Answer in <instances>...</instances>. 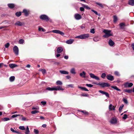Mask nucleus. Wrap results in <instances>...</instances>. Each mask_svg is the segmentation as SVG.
Masks as SVG:
<instances>
[{
  "label": "nucleus",
  "mask_w": 134,
  "mask_h": 134,
  "mask_svg": "<svg viewBox=\"0 0 134 134\" xmlns=\"http://www.w3.org/2000/svg\"><path fill=\"white\" fill-rule=\"evenodd\" d=\"M111 31L110 30H104L103 32L105 34L103 36V37L105 38H107L110 36H113L112 34H110Z\"/></svg>",
  "instance_id": "1"
},
{
  "label": "nucleus",
  "mask_w": 134,
  "mask_h": 134,
  "mask_svg": "<svg viewBox=\"0 0 134 134\" xmlns=\"http://www.w3.org/2000/svg\"><path fill=\"white\" fill-rule=\"evenodd\" d=\"M40 18L41 19L45 20L46 21H49L51 22L52 21V20L50 19L45 14L41 15L40 16Z\"/></svg>",
  "instance_id": "2"
},
{
  "label": "nucleus",
  "mask_w": 134,
  "mask_h": 134,
  "mask_svg": "<svg viewBox=\"0 0 134 134\" xmlns=\"http://www.w3.org/2000/svg\"><path fill=\"white\" fill-rule=\"evenodd\" d=\"M95 84L97 85H99L103 88L105 87H108L110 86V84L108 83L104 82H99L98 83H95Z\"/></svg>",
  "instance_id": "3"
},
{
  "label": "nucleus",
  "mask_w": 134,
  "mask_h": 134,
  "mask_svg": "<svg viewBox=\"0 0 134 134\" xmlns=\"http://www.w3.org/2000/svg\"><path fill=\"white\" fill-rule=\"evenodd\" d=\"M89 35L88 34H85L83 35H81L79 36H77L75 38H80L81 39H85L89 37Z\"/></svg>",
  "instance_id": "4"
},
{
  "label": "nucleus",
  "mask_w": 134,
  "mask_h": 134,
  "mask_svg": "<svg viewBox=\"0 0 134 134\" xmlns=\"http://www.w3.org/2000/svg\"><path fill=\"white\" fill-rule=\"evenodd\" d=\"M24 13V15L26 16H28L30 13V11L29 10H27L26 9H24L23 10L22 12Z\"/></svg>",
  "instance_id": "5"
},
{
  "label": "nucleus",
  "mask_w": 134,
  "mask_h": 134,
  "mask_svg": "<svg viewBox=\"0 0 134 134\" xmlns=\"http://www.w3.org/2000/svg\"><path fill=\"white\" fill-rule=\"evenodd\" d=\"M13 50L15 54L18 55L19 54V49L17 46H15L13 48Z\"/></svg>",
  "instance_id": "6"
},
{
  "label": "nucleus",
  "mask_w": 134,
  "mask_h": 134,
  "mask_svg": "<svg viewBox=\"0 0 134 134\" xmlns=\"http://www.w3.org/2000/svg\"><path fill=\"white\" fill-rule=\"evenodd\" d=\"M90 75L91 78L95 79L97 80H100V79L98 77L95 75L94 74L92 73H91L90 74Z\"/></svg>",
  "instance_id": "7"
},
{
  "label": "nucleus",
  "mask_w": 134,
  "mask_h": 134,
  "mask_svg": "<svg viewBox=\"0 0 134 134\" xmlns=\"http://www.w3.org/2000/svg\"><path fill=\"white\" fill-rule=\"evenodd\" d=\"M133 85L132 83L126 82L124 84V87L126 88L130 87Z\"/></svg>",
  "instance_id": "8"
},
{
  "label": "nucleus",
  "mask_w": 134,
  "mask_h": 134,
  "mask_svg": "<svg viewBox=\"0 0 134 134\" xmlns=\"http://www.w3.org/2000/svg\"><path fill=\"white\" fill-rule=\"evenodd\" d=\"M107 78L108 80L110 81H112L114 79V76L111 74L107 75Z\"/></svg>",
  "instance_id": "9"
},
{
  "label": "nucleus",
  "mask_w": 134,
  "mask_h": 134,
  "mask_svg": "<svg viewBox=\"0 0 134 134\" xmlns=\"http://www.w3.org/2000/svg\"><path fill=\"white\" fill-rule=\"evenodd\" d=\"M117 120L115 118H112L110 121V122L112 124H115L117 122Z\"/></svg>",
  "instance_id": "10"
},
{
  "label": "nucleus",
  "mask_w": 134,
  "mask_h": 134,
  "mask_svg": "<svg viewBox=\"0 0 134 134\" xmlns=\"http://www.w3.org/2000/svg\"><path fill=\"white\" fill-rule=\"evenodd\" d=\"M15 25L19 26H23L24 25L23 23H22L19 21H17L15 24Z\"/></svg>",
  "instance_id": "11"
},
{
  "label": "nucleus",
  "mask_w": 134,
  "mask_h": 134,
  "mask_svg": "<svg viewBox=\"0 0 134 134\" xmlns=\"http://www.w3.org/2000/svg\"><path fill=\"white\" fill-rule=\"evenodd\" d=\"M75 18L76 20H80L81 19L82 17L79 14H76L75 15Z\"/></svg>",
  "instance_id": "12"
},
{
  "label": "nucleus",
  "mask_w": 134,
  "mask_h": 134,
  "mask_svg": "<svg viewBox=\"0 0 134 134\" xmlns=\"http://www.w3.org/2000/svg\"><path fill=\"white\" fill-rule=\"evenodd\" d=\"M54 90L55 91L62 90H63L64 89L62 88L61 86H58L56 87H54Z\"/></svg>",
  "instance_id": "13"
},
{
  "label": "nucleus",
  "mask_w": 134,
  "mask_h": 134,
  "mask_svg": "<svg viewBox=\"0 0 134 134\" xmlns=\"http://www.w3.org/2000/svg\"><path fill=\"white\" fill-rule=\"evenodd\" d=\"M108 43L110 46H112L114 45L115 43L111 39H110L108 42Z\"/></svg>",
  "instance_id": "14"
},
{
  "label": "nucleus",
  "mask_w": 134,
  "mask_h": 134,
  "mask_svg": "<svg viewBox=\"0 0 134 134\" xmlns=\"http://www.w3.org/2000/svg\"><path fill=\"white\" fill-rule=\"evenodd\" d=\"M119 25L120 29H123L124 28V26H125L126 25L125 23H120L119 24Z\"/></svg>",
  "instance_id": "15"
},
{
  "label": "nucleus",
  "mask_w": 134,
  "mask_h": 134,
  "mask_svg": "<svg viewBox=\"0 0 134 134\" xmlns=\"http://www.w3.org/2000/svg\"><path fill=\"white\" fill-rule=\"evenodd\" d=\"M86 72L85 71H83L82 73L80 74V75L81 77L85 78L86 77Z\"/></svg>",
  "instance_id": "16"
},
{
  "label": "nucleus",
  "mask_w": 134,
  "mask_h": 134,
  "mask_svg": "<svg viewBox=\"0 0 134 134\" xmlns=\"http://www.w3.org/2000/svg\"><path fill=\"white\" fill-rule=\"evenodd\" d=\"M63 49L61 47H59L57 48V52L58 53H60L63 51Z\"/></svg>",
  "instance_id": "17"
},
{
  "label": "nucleus",
  "mask_w": 134,
  "mask_h": 134,
  "mask_svg": "<svg viewBox=\"0 0 134 134\" xmlns=\"http://www.w3.org/2000/svg\"><path fill=\"white\" fill-rule=\"evenodd\" d=\"M128 4L132 6H134V0H129L128 1Z\"/></svg>",
  "instance_id": "18"
},
{
  "label": "nucleus",
  "mask_w": 134,
  "mask_h": 134,
  "mask_svg": "<svg viewBox=\"0 0 134 134\" xmlns=\"http://www.w3.org/2000/svg\"><path fill=\"white\" fill-rule=\"evenodd\" d=\"M109 108L110 110H115V107L113 106L112 104H110L109 105Z\"/></svg>",
  "instance_id": "19"
},
{
  "label": "nucleus",
  "mask_w": 134,
  "mask_h": 134,
  "mask_svg": "<svg viewBox=\"0 0 134 134\" xmlns=\"http://www.w3.org/2000/svg\"><path fill=\"white\" fill-rule=\"evenodd\" d=\"M10 67L12 68H13L18 66V65L15 64H9Z\"/></svg>",
  "instance_id": "20"
},
{
  "label": "nucleus",
  "mask_w": 134,
  "mask_h": 134,
  "mask_svg": "<svg viewBox=\"0 0 134 134\" xmlns=\"http://www.w3.org/2000/svg\"><path fill=\"white\" fill-rule=\"evenodd\" d=\"M59 72L61 74H68L69 73L68 71L64 70H60Z\"/></svg>",
  "instance_id": "21"
},
{
  "label": "nucleus",
  "mask_w": 134,
  "mask_h": 134,
  "mask_svg": "<svg viewBox=\"0 0 134 134\" xmlns=\"http://www.w3.org/2000/svg\"><path fill=\"white\" fill-rule=\"evenodd\" d=\"M74 41L73 40L70 39L66 41V43L68 44H71L73 43Z\"/></svg>",
  "instance_id": "22"
},
{
  "label": "nucleus",
  "mask_w": 134,
  "mask_h": 134,
  "mask_svg": "<svg viewBox=\"0 0 134 134\" xmlns=\"http://www.w3.org/2000/svg\"><path fill=\"white\" fill-rule=\"evenodd\" d=\"M8 5L9 8L11 9H13L15 7V5L13 4H8Z\"/></svg>",
  "instance_id": "23"
},
{
  "label": "nucleus",
  "mask_w": 134,
  "mask_h": 134,
  "mask_svg": "<svg viewBox=\"0 0 134 134\" xmlns=\"http://www.w3.org/2000/svg\"><path fill=\"white\" fill-rule=\"evenodd\" d=\"M113 19L114 23H116L118 20L117 17L116 15H114L113 16Z\"/></svg>",
  "instance_id": "24"
},
{
  "label": "nucleus",
  "mask_w": 134,
  "mask_h": 134,
  "mask_svg": "<svg viewBox=\"0 0 134 134\" xmlns=\"http://www.w3.org/2000/svg\"><path fill=\"white\" fill-rule=\"evenodd\" d=\"M78 88L81 89L82 90L86 91H88V89L84 87H80L78 86Z\"/></svg>",
  "instance_id": "25"
},
{
  "label": "nucleus",
  "mask_w": 134,
  "mask_h": 134,
  "mask_svg": "<svg viewBox=\"0 0 134 134\" xmlns=\"http://www.w3.org/2000/svg\"><path fill=\"white\" fill-rule=\"evenodd\" d=\"M83 114L85 115H88L89 114V113L85 110L80 111Z\"/></svg>",
  "instance_id": "26"
},
{
  "label": "nucleus",
  "mask_w": 134,
  "mask_h": 134,
  "mask_svg": "<svg viewBox=\"0 0 134 134\" xmlns=\"http://www.w3.org/2000/svg\"><path fill=\"white\" fill-rule=\"evenodd\" d=\"M125 92H127L129 93H131L132 92V89H125L124 90Z\"/></svg>",
  "instance_id": "27"
},
{
  "label": "nucleus",
  "mask_w": 134,
  "mask_h": 134,
  "mask_svg": "<svg viewBox=\"0 0 134 134\" xmlns=\"http://www.w3.org/2000/svg\"><path fill=\"white\" fill-rule=\"evenodd\" d=\"M111 87L112 88H113L114 90H116L117 91H121V90L120 89H119L116 86H111Z\"/></svg>",
  "instance_id": "28"
},
{
  "label": "nucleus",
  "mask_w": 134,
  "mask_h": 134,
  "mask_svg": "<svg viewBox=\"0 0 134 134\" xmlns=\"http://www.w3.org/2000/svg\"><path fill=\"white\" fill-rule=\"evenodd\" d=\"M22 12H17L15 13V15L17 17H19L21 15Z\"/></svg>",
  "instance_id": "29"
},
{
  "label": "nucleus",
  "mask_w": 134,
  "mask_h": 134,
  "mask_svg": "<svg viewBox=\"0 0 134 134\" xmlns=\"http://www.w3.org/2000/svg\"><path fill=\"white\" fill-rule=\"evenodd\" d=\"M56 84L57 85H61L63 84L62 82L60 81H58L56 82Z\"/></svg>",
  "instance_id": "30"
},
{
  "label": "nucleus",
  "mask_w": 134,
  "mask_h": 134,
  "mask_svg": "<svg viewBox=\"0 0 134 134\" xmlns=\"http://www.w3.org/2000/svg\"><path fill=\"white\" fill-rule=\"evenodd\" d=\"M46 90H47L48 91H54V87L51 88L50 87H48L46 88Z\"/></svg>",
  "instance_id": "31"
},
{
  "label": "nucleus",
  "mask_w": 134,
  "mask_h": 134,
  "mask_svg": "<svg viewBox=\"0 0 134 134\" xmlns=\"http://www.w3.org/2000/svg\"><path fill=\"white\" fill-rule=\"evenodd\" d=\"M15 77L14 76H11L9 78L10 81L11 82L15 80Z\"/></svg>",
  "instance_id": "32"
},
{
  "label": "nucleus",
  "mask_w": 134,
  "mask_h": 134,
  "mask_svg": "<svg viewBox=\"0 0 134 134\" xmlns=\"http://www.w3.org/2000/svg\"><path fill=\"white\" fill-rule=\"evenodd\" d=\"M70 72L73 74H75L76 73L75 71V69L74 68H72L70 70Z\"/></svg>",
  "instance_id": "33"
},
{
  "label": "nucleus",
  "mask_w": 134,
  "mask_h": 134,
  "mask_svg": "<svg viewBox=\"0 0 134 134\" xmlns=\"http://www.w3.org/2000/svg\"><path fill=\"white\" fill-rule=\"evenodd\" d=\"M30 132V131L29 130V128L28 126L26 127V130L25 132V133L26 134H28Z\"/></svg>",
  "instance_id": "34"
},
{
  "label": "nucleus",
  "mask_w": 134,
  "mask_h": 134,
  "mask_svg": "<svg viewBox=\"0 0 134 134\" xmlns=\"http://www.w3.org/2000/svg\"><path fill=\"white\" fill-rule=\"evenodd\" d=\"M124 107V105H122L120 106L119 109V111L120 113H121L122 111V109Z\"/></svg>",
  "instance_id": "35"
},
{
  "label": "nucleus",
  "mask_w": 134,
  "mask_h": 134,
  "mask_svg": "<svg viewBox=\"0 0 134 134\" xmlns=\"http://www.w3.org/2000/svg\"><path fill=\"white\" fill-rule=\"evenodd\" d=\"M39 113V111L37 110H33L31 111V113L32 114H34Z\"/></svg>",
  "instance_id": "36"
},
{
  "label": "nucleus",
  "mask_w": 134,
  "mask_h": 134,
  "mask_svg": "<svg viewBox=\"0 0 134 134\" xmlns=\"http://www.w3.org/2000/svg\"><path fill=\"white\" fill-rule=\"evenodd\" d=\"M96 4H97V5H98L99 6L101 7L102 8H103V4H101V3H98V2H96Z\"/></svg>",
  "instance_id": "37"
},
{
  "label": "nucleus",
  "mask_w": 134,
  "mask_h": 134,
  "mask_svg": "<svg viewBox=\"0 0 134 134\" xmlns=\"http://www.w3.org/2000/svg\"><path fill=\"white\" fill-rule=\"evenodd\" d=\"M24 42V40L23 39H20L19 41V43L20 44H23Z\"/></svg>",
  "instance_id": "38"
},
{
  "label": "nucleus",
  "mask_w": 134,
  "mask_h": 134,
  "mask_svg": "<svg viewBox=\"0 0 134 134\" xmlns=\"http://www.w3.org/2000/svg\"><path fill=\"white\" fill-rule=\"evenodd\" d=\"M57 34H60L62 36H64V33L60 31V30H59V31L58 32Z\"/></svg>",
  "instance_id": "39"
},
{
  "label": "nucleus",
  "mask_w": 134,
  "mask_h": 134,
  "mask_svg": "<svg viewBox=\"0 0 134 134\" xmlns=\"http://www.w3.org/2000/svg\"><path fill=\"white\" fill-rule=\"evenodd\" d=\"M9 120V119L8 118H5L2 119V120L4 121H7Z\"/></svg>",
  "instance_id": "40"
},
{
  "label": "nucleus",
  "mask_w": 134,
  "mask_h": 134,
  "mask_svg": "<svg viewBox=\"0 0 134 134\" xmlns=\"http://www.w3.org/2000/svg\"><path fill=\"white\" fill-rule=\"evenodd\" d=\"M91 11H92L94 13H95L96 15H98L100 16V14H98V12H96V11L93 10V9Z\"/></svg>",
  "instance_id": "41"
},
{
  "label": "nucleus",
  "mask_w": 134,
  "mask_h": 134,
  "mask_svg": "<svg viewBox=\"0 0 134 134\" xmlns=\"http://www.w3.org/2000/svg\"><path fill=\"white\" fill-rule=\"evenodd\" d=\"M10 45V43H7L5 45V48H8L9 47Z\"/></svg>",
  "instance_id": "42"
},
{
  "label": "nucleus",
  "mask_w": 134,
  "mask_h": 134,
  "mask_svg": "<svg viewBox=\"0 0 134 134\" xmlns=\"http://www.w3.org/2000/svg\"><path fill=\"white\" fill-rule=\"evenodd\" d=\"M38 30L39 31H42L44 32L45 31V29H43V28L41 27H39L38 28Z\"/></svg>",
  "instance_id": "43"
},
{
  "label": "nucleus",
  "mask_w": 134,
  "mask_h": 134,
  "mask_svg": "<svg viewBox=\"0 0 134 134\" xmlns=\"http://www.w3.org/2000/svg\"><path fill=\"white\" fill-rule=\"evenodd\" d=\"M106 76V74L105 73H103L101 75V77L103 78H104Z\"/></svg>",
  "instance_id": "44"
},
{
  "label": "nucleus",
  "mask_w": 134,
  "mask_h": 134,
  "mask_svg": "<svg viewBox=\"0 0 134 134\" xmlns=\"http://www.w3.org/2000/svg\"><path fill=\"white\" fill-rule=\"evenodd\" d=\"M83 7L85 8H86L87 9H90V8L88 7L87 5H85L83 4Z\"/></svg>",
  "instance_id": "45"
},
{
  "label": "nucleus",
  "mask_w": 134,
  "mask_h": 134,
  "mask_svg": "<svg viewBox=\"0 0 134 134\" xmlns=\"http://www.w3.org/2000/svg\"><path fill=\"white\" fill-rule=\"evenodd\" d=\"M19 129L22 130H25V128L24 127V126H19Z\"/></svg>",
  "instance_id": "46"
},
{
  "label": "nucleus",
  "mask_w": 134,
  "mask_h": 134,
  "mask_svg": "<svg viewBox=\"0 0 134 134\" xmlns=\"http://www.w3.org/2000/svg\"><path fill=\"white\" fill-rule=\"evenodd\" d=\"M34 132L36 134H38L39 133L38 131L35 129H34Z\"/></svg>",
  "instance_id": "47"
},
{
  "label": "nucleus",
  "mask_w": 134,
  "mask_h": 134,
  "mask_svg": "<svg viewBox=\"0 0 134 134\" xmlns=\"http://www.w3.org/2000/svg\"><path fill=\"white\" fill-rule=\"evenodd\" d=\"M81 95L82 96L88 97V94L85 93L82 94Z\"/></svg>",
  "instance_id": "48"
},
{
  "label": "nucleus",
  "mask_w": 134,
  "mask_h": 134,
  "mask_svg": "<svg viewBox=\"0 0 134 134\" xmlns=\"http://www.w3.org/2000/svg\"><path fill=\"white\" fill-rule=\"evenodd\" d=\"M123 100L124 102L126 104H127L128 103L127 100L126 99L123 98Z\"/></svg>",
  "instance_id": "49"
},
{
  "label": "nucleus",
  "mask_w": 134,
  "mask_h": 134,
  "mask_svg": "<svg viewBox=\"0 0 134 134\" xmlns=\"http://www.w3.org/2000/svg\"><path fill=\"white\" fill-rule=\"evenodd\" d=\"M127 115L126 114H124V116L122 118L124 119H126L127 118Z\"/></svg>",
  "instance_id": "50"
},
{
  "label": "nucleus",
  "mask_w": 134,
  "mask_h": 134,
  "mask_svg": "<svg viewBox=\"0 0 134 134\" xmlns=\"http://www.w3.org/2000/svg\"><path fill=\"white\" fill-rule=\"evenodd\" d=\"M90 32L92 34H94L95 32V31H94V29H92L90 31Z\"/></svg>",
  "instance_id": "51"
},
{
  "label": "nucleus",
  "mask_w": 134,
  "mask_h": 134,
  "mask_svg": "<svg viewBox=\"0 0 134 134\" xmlns=\"http://www.w3.org/2000/svg\"><path fill=\"white\" fill-rule=\"evenodd\" d=\"M20 115L19 114H15L13 115L12 116V118H14L16 117L17 116H19Z\"/></svg>",
  "instance_id": "52"
},
{
  "label": "nucleus",
  "mask_w": 134,
  "mask_h": 134,
  "mask_svg": "<svg viewBox=\"0 0 134 134\" xmlns=\"http://www.w3.org/2000/svg\"><path fill=\"white\" fill-rule=\"evenodd\" d=\"M98 37H94L93 38V40L94 41L96 42L98 41Z\"/></svg>",
  "instance_id": "53"
},
{
  "label": "nucleus",
  "mask_w": 134,
  "mask_h": 134,
  "mask_svg": "<svg viewBox=\"0 0 134 134\" xmlns=\"http://www.w3.org/2000/svg\"><path fill=\"white\" fill-rule=\"evenodd\" d=\"M86 85L87 86L90 87H92L93 86V85L91 84H86Z\"/></svg>",
  "instance_id": "54"
},
{
  "label": "nucleus",
  "mask_w": 134,
  "mask_h": 134,
  "mask_svg": "<svg viewBox=\"0 0 134 134\" xmlns=\"http://www.w3.org/2000/svg\"><path fill=\"white\" fill-rule=\"evenodd\" d=\"M59 30H54L52 31V32L56 34H57L59 31Z\"/></svg>",
  "instance_id": "55"
},
{
  "label": "nucleus",
  "mask_w": 134,
  "mask_h": 134,
  "mask_svg": "<svg viewBox=\"0 0 134 134\" xmlns=\"http://www.w3.org/2000/svg\"><path fill=\"white\" fill-rule=\"evenodd\" d=\"M114 74L115 75L118 76H119L120 75L119 72L117 71H115L114 72Z\"/></svg>",
  "instance_id": "56"
},
{
  "label": "nucleus",
  "mask_w": 134,
  "mask_h": 134,
  "mask_svg": "<svg viewBox=\"0 0 134 134\" xmlns=\"http://www.w3.org/2000/svg\"><path fill=\"white\" fill-rule=\"evenodd\" d=\"M41 71L43 74H44L46 72V71L44 69H42L41 70Z\"/></svg>",
  "instance_id": "57"
},
{
  "label": "nucleus",
  "mask_w": 134,
  "mask_h": 134,
  "mask_svg": "<svg viewBox=\"0 0 134 134\" xmlns=\"http://www.w3.org/2000/svg\"><path fill=\"white\" fill-rule=\"evenodd\" d=\"M99 92H100V93H101L103 94H104L106 92H104L103 91L99 90L98 91Z\"/></svg>",
  "instance_id": "58"
},
{
  "label": "nucleus",
  "mask_w": 134,
  "mask_h": 134,
  "mask_svg": "<svg viewBox=\"0 0 134 134\" xmlns=\"http://www.w3.org/2000/svg\"><path fill=\"white\" fill-rule=\"evenodd\" d=\"M104 95H105L108 98L109 97V94L108 92H106L104 94Z\"/></svg>",
  "instance_id": "59"
},
{
  "label": "nucleus",
  "mask_w": 134,
  "mask_h": 134,
  "mask_svg": "<svg viewBox=\"0 0 134 134\" xmlns=\"http://www.w3.org/2000/svg\"><path fill=\"white\" fill-rule=\"evenodd\" d=\"M41 103L43 105H45L46 104V102L45 101H42Z\"/></svg>",
  "instance_id": "60"
},
{
  "label": "nucleus",
  "mask_w": 134,
  "mask_h": 134,
  "mask_svg": "<svg viewBox=\"0 0 134 134\" xmlns=\"http://www.w3.org/2000/svg\"><path fill=\"white\" fill-rule=\"evenodd\" d=\"M80 9L81 11H84L85 10L84 8L83 7H80Z\"/></svg>",
  "instance_id": "61"
},
{
  "label": "nucleus",
  "mask_w": 134,
  "mask_h": 134,
  "mask_svg": "<svg viewBox=\"0 0 134 134\" xmlns=\"http://www.w3.org/2000/svg\"><path fill=\"white\" fill-rule=\"evenodd\" d=\"M68 86L70 87L71 88H72L73 87V84H70L68 85Z\"/></svg>",
  "instance_id": "62"
},
{
  "label": "nucleus",
  "mask_w": 134,
  "mask_h": 134,
  "mask_svg": "<svg viewBox=\"0 0 134 134\" xmlns=\"http://www.w3.org/2000/svg\"><path fill=\"white\" fill-rule=\"evenodd\" d=\"M120 82V80L118 79L116 81H115L114 82H117L118 83H119Z\"/></svg>",
  "instance_id": "63"
},
{
  "label": "nucleus",
  "mask_w": 134,
  "mask_h": 134,
  "mask_svg": "<svg viewBox=\"0 0 134 134\" xmlns=\"http://www.w3.org/2000/svg\"><path fill=\"white\" fill-rule=\"evenodd\" d=\"M131 47L134 50V43H133L132 44Z\"/></svg>",
  "instance_id": "64"
}]
</instances>
